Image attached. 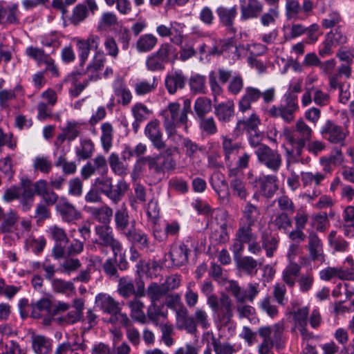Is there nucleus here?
<instances>
[{
  "instance_id": "obj_1",
  "label": "nucleus",
  "mask_w": 354,
  "mask_h": 354,
  "mask_svg": "<svg viewBox=\"0 0 354 354\" xmlns=\"http://www.w3.org/2000/svg\"><path fill=\"white\" fill-rule=\"evenodd\" d=\"M95 233L97 238L93 241L94 248L100 254L108 256L111 252L113 257L108 258L103 263L104 273L111 279L118 278L117 256L122 250V245L115 238L110 226L96 225Z\"/></svg>"
},
{
  "instance_id": "obj_2",
  "label": "nucleus",
  "mask_w": 354,
  "mask_h": 354,
  "mask_svg": "<svg viewBox=\"0 0 354 354\" xmlns=\"http://www.w3.org/2000/svg\"><path fill=\"white\" fill-rule=\"evenodd\" d=\"M217 78L223 84L227 83L230 80L227 90L231 94L237 95L243 88V79L240 74L224 68H218L217 72L211 71L209 74V82L215 99L223 91Z\"/></svg>"
},
{
  "instance_id": "obj_3",
  "label": "nucleus",
  "mask_w": 354,
  "mask_h": 354,
  "mask_svg": "<svg viewBox=\"0 0 354 354\" xmlns=\"http://www.w3.org/2000/svg\"><path fill=\"white\" fill-rule=\"evenodd\" d=\"M258 334L263 339L259 346V354H270L274 346L277 349L283 346L284 324L281 322L259 327Z\"/></svg>"
},
{
  "instance_id": "obj_4",
  "label": "nucleus",
  "mask_w": 354,
  "mask_h": 354,
  "mask_svg": "<svg viewBox=\"0 0 354 354\" xmlns=\"http://www.w3.org/2000/svg\"><path fill=\"white\" fill-rule=\"evenodd\" d=\"M207 304L211 308L214 318L221 327L228 326L233 317V303L230 297L222 293L218 298L216 295L207 297Z\"/></svg>"
},
{
  "instance_id": "obj_5",
  "label": "nucleus",
  "mask_w": 354,
  "mask_h": 354,
  "mask_svg": "<svg viewBox=\"0 0 354 354\" xmlns=\"http://www.w3.org/2000/svg\"><path fill=\"white\" fill-rule=\"evenodd\" d=\"M284 133L286 140L294 148L297 156L300 157L306 142L311 140L313 130L303 120L300 119L297 121L292 132L286 129Z\"/></svg>"
},
{
  "instance_id": "obj_6",
  "label": "nucleus",
  "mask_w": 354,
  "mask_h": 354,
  "mask_svg": "<svg viewBox=\"0 0 354 354\" xmlns=\"http://www.w3.org/2000/svg\"><path fill=\"white\" fill-rule=\"evenodd\" d=\"M299 108L297 95L292 92H287L284 95V104L278 106H272L267 113L270 117L280 118L284 122L290 124L295 120V113Z\"/></svg>"
},
{
  "instance_id": "obj_7",
  "label": "nucleus",
  "mask_w": 354,
  "mask_h": 354,
  "mask_svg": "<svg viewBox=\"0 0 354 354\" xmlns=\"http://www.w3.org/2000/svg\"><path fill=\"white\" fill-rule=\"evenodd\" d=\"M95 185L115 204L118 203L129 189V185L123 180H119L114 187L111 178L104 176L95 180Z\"/></svg>"
},
{
  "instance_id": "obj_8",
  "label": "nucleus",
  "mask_w": 354,
  "mask_h": 354,
  "mask_svg": "<svg viewBox=\"0 0 354 354\" xmlns=\"http://www.w3.org/2000/svg\"><path fill=\"white\" fill-rule=\"evenodd\" d=\"M180 108L179 103L171 102L162 111V114L165 117L163 125L169 136L175 133L176 124H186L187 122V115L183 113Z\"/></svg>"
},
{
  "instance_id": "obj_9",
  "label": "nucleus",
  "mask_w": 354,
  "mask_h": 354,
  "mask_svg": "<svg viewBox=\"0 0 354 354\" xmlns=\"http://www.w3.org/2000/svg\"><path fill=\"white\" fill-rule=\"evenodd\" d=\"M255 154L261 164L274 172L279 171L282 159L277 151L268 146H261L255 150Z\"/></svg>"
},
{
  "instance_id": "obj_10",
  "label": "nucleus",
  "mask_w": 354,
  "mask_h": 354,
  "mask_svg": "<svg viewBox=\"0 0 354 354\" xmlns=\"http://www.w3.org/2000/svg\"><path fill=\"white\" fill-rule=\"evenodd\" d=\"M171 301L180 304V308L176 310L177 327L185 329L190 334H194L197 331L195 321L193 317L189 316L187 309L180 303V297L178 295L171 297ZM168 306H171V301L168 302Z\"/></svg>"
},
{
  "instance_id": "obj_11",
  "label": "nucleus",
  "mask_w": 354,
  "mask_h": 354,
  "mask_svg": "<svg viewBox=\"0 0 354 354\" xmlns=\"http://www.w3.org/2000/svg\"><path fill=\"white\" fill-rule=\"evenodd\" d=\"M313 8V3L310 0H304L300 5L297 0H288L286 3V15L289 19H299V15L308 17Z\"/></svg>"
},
{
  "instance_id": "obj_12",
  "label": "nucleus",
  "mask_w": 354,
  "mask_h": 354,
  "mask_svg": "<svg viewBox=\"0 0 354 354\" xmlns=\"http://www.w3.org/2000/svg\"><path fill=\"white\" fill-rule=\"evenodd\" d=\"M321 133L330 142L342 144L346 137L344 129L332 120H327L322 128Z\"/></svg>"
},
{
  "instance_id": "obj_13",
  "label": "nucleus",
  "mask_w": 354,
  "mask_h": 354,
  "mask_svg": "<svg viewBox=\"0 0 354 354\" xmlns=\"http://www.w3.org/2000/svg\"><path fill=\"white\" fill-rule=\"evenodd\" d=\"M177 22H171L169 26L165 24L158 25L156 27V32L160 37H170V41L176 45L181 46L183 42V31Z\"/></svg>"
},
{
  "instance_id": "obj_14",
  "label": "nucleus",
  "mask_w": 354,
  "mask_h": 354,
  "mask_svg": "<svg viewBox=\"0 0 354 354\" xmlns=\"http://www.w3.org/2000/svg\"><path fill=\"white\" fill-rule=\"evenodd\" d=\"M306 248L313 261L321 263L325 261L322 240L314 231L308 234Z\"/></svg>"
},
{
  "instance_id": "obj_15",
  "label": "nucleus",
  "mask_w": 354,
  "mask_h": 354,
  "mask_svg": "<svg viewBox=\"0 0 354 354\" xmlns=\"http://www.w3.org/2000/svg\"><path fill=\"white\" fill-rule=\"evenodd\" d=\"M145 134L151 142L154 148L158 151L166 147V144L162 140V133L160 129L159 122L157 120H151L147 124L145 129Z\"/></svg>"
},
{
  "instance_id": "obj_16",
  "label": "nucleus",
  "mask_w": 354,
  "mask_h": 354,
  "mask_svg": "<svg viewBox=\"0 0 354 354\" xmlns=\"http://www.w3.org/2000/svg\"><path fill=\"white\" fill-rule=\"evenodd\" d=\"M21 193L19 198V204L21 210L24 212L29 211L35 201L33 189H32V181L28 178L21 180Z\"/></svg>"
},
{
  "instance_id": "obj_17",
  "label": "nucleus",
  "mask_w": 354,
  "mask_h": 354,
  "mask_svg": "<svg viewBox=\"0 0 354 354\" xmlns=\"http://www.w3.org/2000/svg\"><path fill=\"white\" fill-rule=\"evenodd\" d=\"M187 78L182 71H176L169 73L165 80V85L170 95L175 94L178 89H183L185 86Z\"/></svg>"
},
{
  "instance_id": "obj_18",
  "label": "nucleus",
  "mask_w": 354,
  "mask_h": 354,
  "mask_svg": "<svg viewBox=\"0 0 354 354\" xmlns=\"http://www.w3.org/2000/svg\"><path fill=\"white\" fill-rule=\"evenodd\" d=\"M136 221L131 222V226L128 230L123 234L128 241L133 245H138L140 248H148L149 243L147 236L140 230H137L135 227Z\"/></svg>"
},
{
  "instance_id": "obj_19",
  "label": "nucleus",
  "mask_w": 354,
  "mask_h": 354,
  "mask_svg": "<svg viewBox=\"0 0 354 354\" xmlns=\"http://www.w3.org/2000/svg\"><path fill=\"white\" fill-rule=\"evenodd\" d=\"M263 11V4L259 0H248L241 5V18L247 20L257 18Z\"/></svg>"
},
{
  "instance_id": "obj_20",
  "label": "nucleus",
  "mask_w": 354,
  "mask_h": 354,
  "mask_svg": "<svg viewBox=\"0 0 354 354\" xmlns=\"http://www.w3.org/2000/svg\"><path fill=\"white\" fill-rule=\"evenodd\" d=\"M216 13L220 22L226 27L228 31L234 33L235 29L233 27V25L234 19L237 15L236 6H233L232 8L220 6L216 9Z\"/></svg>"
},
{
  "instance_id": "obj_21",
  "label": "nucleus",
  "mask_w": 354,
  "mask_h": 354,
  "mask_svg": "<svg viewBox=\"0 0 354 354\" xmlns=\"http://www.w3.org/2000/svg\"><path fill=\"white\" fill-rule=\"evenodd\" d=\"M57 210L59 213L62 221L71 223L81 218V213L75 207L68 201H64L57 205Z\"/></svg>"
},
{
  "instance_id": "obj_22",
  "label": "nucleus",
  "mask_w": 354,
  "mask_h": 354,
  "mask_svg": "<svg viewBox=\"0 0 354 354\" xmlns=\"http://www.w3.org/2000/svg\"><path fill=\"white\" fill-rule=\"evenodd\" d=\"M189 249L184 243L174 244L170 250L169 256L174 265L180 266L188 261Z\"/></svg>"
},
{
  "instance_id": "obj_23",
  "label": "nucleus",
  "mask_w": 354,
  "mask_h": 354,
  "mask_svg": "<svg viewBox=\"0 0 354 354\" xmlns=\"http://www.w3.org/2000/svg\"><path fill=\"white\" fill-rule=\"evenodd\" d=\"M261 96V92L257 88L248 86L239 103V110L245 112L251 108V104L257 102Z\"/></svg>"
},
{
  "instance_id": "obj_24",
  "label": "nucleus",
  "mask_w": 354,
  "mask_h": 354,
  "mask_svg": "<svg viewBox=\"0 0 354 354\" xmlns=\"http://www.w3.org/2000/svg\"><path fill=\"white\" fill-rule=\"evenodd\" d=\"M95 303L98 307L104 313H116L120 308V304L112 297L106 294H99L96 296Z\"/></svg>"
},
{
  "instance_id": "obj_25",
  "label": "nucleus",
  "mask_w": 354,
  "mask_h": 354,
  "mask_svg": "<svg viewBox=\"0 0 354 354\" xmlns=\"http://www.w3.org/2000/svg\"><path fill=\"white\" fill-rule=\"evenodd\" d=\"M243 216L240 223L253 226L258 221L260 218V209L254 204L251 202H248L243 211Z\"/></svg>"
},
{
  "instance_id": "obj_26",
  "label": "nucleus",
  "mask_w": 354,
  "mask_h": 354,
  "mask_svg": "<svg viewBox=\"0 0 354 354\" xmlns=\"http://www.w3.org/2000/svg\"><path fill=\"white\" fill-rule=\"evenodd\" d=\"M32 347L35 354H49L52 350V344L49 338L33 334L31 337Z\"/></svg>"
},
{
  "instance_id": "obj_27",
  "label": "nucleus",
  "mask_w": 354,
  "mask_h": 354,
  "mask_svg": "<svg viewBox=\"0 0 354 354\" xmlns=\"http://www.w3.org/2000/svg\"><path fill=\"white\" fill-rule=\"evenodd\" d=\"M127 306L131 310V317L135 321L141 324L147 322V316L144 313L145 304L138 298H133L127 301Z\"/></svg>"
},
{
  "instance_id": "obj_28",
  "label": "nucleus",
  "mask_w": 354,
  "mask_h": 354,
  "mask_svg": "<svg viewBox=\"0 0 354 354\" xmlns=\"http://www.w3.org/2000/svg\"><path fill=\"white\" fill-rule=\"evenodd\" d=\"M115 228L120 234H124L129 228V216L126 207L117 209L114 214Z\"/></svg>"
},
{
  "instance_id": "obj_29",
  "label": "nucleus",
  "mask_w": 354,
  "mask_h": 354,
  "mask_svg": "<svg viewBox=\"0 0 354 354\" xmlns=\"http://www.w3.org/2000/svg\"><path fill=\"white\" fill-rule=\"evenodd\" d=\"M156 53L165 63L173 64L178 59L177 48L171 43H162Z\"/></svg>"
},
{
  "instance_id": "obj_30",
  "label": "nucleus",
  "mask_w": 354,
  "mask_h": 354,
  "mask_svg": "<svg viewBox=\"0 0 354 354\" xmlns=\"http://www.w3.org/2000/svg\"><path fill=\"white\" fill-rule=\"evenodd\" d=\"M168 293L167 285L151 283L147 290L146 295L150 299L151 303H157Z\"/></svg>"
},
{
  "instance_id": "obj_31",
  "label": "nucleus",
  "mask_w": 354,
  "mask_h": 354,
  "mask_svg": "<svg viewBox=\"0 0 354 354\" xmlns=\"http://www.w3.org/2000/svg\"><path fill=\"white\" fill-rule=\"evenodd\" d=\"M320 279L323 281H330L335 278L342 280L348 278V272L342 267H327L319 273Z\"/></svg>"
},
{
  "instance_id": "obj_32",
  "label": "nucleus",
  "mask_w": 354,
  "mask_h": 354,
  "mask_svg": "<svg viewBox=\"0 0 354 354\" xmlns=\"http://www.w3.org/2000/svg\"><path fill=\"white\" fill-rule=\"evenodd\" d=\"M235 261L239 270L250 275L256 274L258 266H261V263H259L257 260L249 256L240 257L235 259Z\"/></svg>"
},
{
  "instance_id": "obj_33",
  "label": "nucleus",
  "mask_w": 354,
  "mask_h": 354,
  "mask_svg": "<svg viewBox=\"0 0 354 354\" xmlns=\"http://www.w3.org/2000/svg\"><path fill=\"white\" fill-rule=\"evenodd\" d=\"M157 44L158 38L153 34L147 33L138 39L136 47L139 53H147L152 50Z\"/></svg>"
},
{
  "instance_id": "obj_34",
  "label": "nucleus",
  "mask_w": 354,
  "mask_h": 354,
  "mask_svg": "<svg viewBox=\"0 0 354 354\" xmlns=\"http://www.w3.org/2000/svg\"><path fill=\"white\" fill-rule=\"evenodd\" d=\"M214 113L218 120L228 122L234 115V104L232 102L221 103L214 106Z\"/></svg>"
},
{
  "instance_id": "obj_35",
  "label": "nucleus",
  "mask_w": 354,
  "mask_h": 354,
  "mask_svg": "<svg viewBox=\"0 0 354 354\" xmlns=\"http://www.w3.org/2000/svg\"><path fill=\"white\" fill-rule=\"evenodd\" d=\"M212 109V100L207 97H199L194 102V109L197 119L205 117Z\"/></svg>"
},
{
  "instance_id": "obj_36",
  "label": "nucleus",
  "mask_w": 354,
  "mask_h": 354,
  "mask_svg": "<svg viewBox=\"0 0 354 354\" xmlns=\"http://www.w3.org/2000/svg\"><path fill=\"white\" fill-rule=\"evenodd\" d=\"M261 240L262 248L266 251V255L269 257H272L278 247L279 241L277 237L267 231H263L261 236Z\"/></svg>"
},
{
  "instance_id": "obj_37",
  "label": "nucleus",
  "mask_w": 354,
  "mask_h": 354,
  "mask_svg": "<svg viewBox=\"0 0 354 354\" xmlns=\"http://www.w3.org/2000/svg\"><path fill=\"white\" fill-rule=\"evenodd\" d=\"M211 344L215 354H234L236 352L235 345L228 342H222L213 334L211 337Z\"/></svg>"
},
{
  "instance_id": "obj_38",
  "label": "nucleus",
  "mask_w": 354,
  "mask_h": 354,
  "mask_svg": "<svg viewBox=\"0 0 354 354\" xmlns=\"http://www.w3.org/2000/svg\"><path fill=\"white\" fill-rule=\"evenodd\" d=\"M277 180V176L274 175L266 176L261 180V191L266 197L270 198L278 189Z\"/></svg>"
},
{
  "instance_id": "obj_39",
  "label": "nucleus",
  "mask_w": 354,
  "mask_h": 354,
  "mask_svg": "<svg viewBox=\"0 0 354 354\" xmlns=\"http://www.w3.org/2000/svg\"><path fill=\"white\" fill-rule=\"evenodd\" d=\"M91 213L95 220L102 225L109 226L111 217L113 216V209L109 206H102L100 208H93Z\"/></svg>"
},
{
  "instance_id": "obj_40",
  "label": "nucleus",
  "mask_w": 354,
  "mask_h": 354,
  "mask_svg": "<svg viewBox=\"0 0 354 354\" xmlns=\"http://www.w3.org/2000/svg\"><path fill=\"white\" fill-rule=\"evenodd\" d=\"M301 267L295 262H291L283 272V279L290 287L295 284L296 277L298 276Z\"/></svg>"
},
{
  "instance_id": "obj_41",
  "label": "nucleus",
  "mask_w": 354,
  "mask_h": 354,
  "mask_svg": "<svg viewBox=\"0 0 354 354\" xmlns=\"http://www.w3.org/2000/svg\"><path fill=\"white\" fill-rule=\"evenodd\" d=\"M94 145L90 139H82L76 148V155L79 160H86L91 157L94 151Z\"/></svg>"
},
{
  "instance_id": "obj_42",
  "label": "nucleus",
  "mask_w": 354,
  "mask_h": 354,
  "mask_svg": "<svg viewBox=\"0 0 354 354\" xmlns=\"http://www.w3.org/2000/svg\"><path fill=\"white\" fill-rule=\"evenodd\" d=\"M227 289L234 297L237 304H243L247 301L246 289L241 288L237 281H230Z\"/></svg>"
},
{
  "instance_id": "obj_43",
  "label": "nucleus",
  "mask_w": 354,
  "mask_h": 354,
  "mask_svg": "<svg viewBox=\"0 0 354 354\" xmlns=\"http://www.w3.org/2000/svg\"><path fill=\"white\" fill-rule=\"evenodd\" d=\"M189 85L192 93L194 94H205L206 93L205 77L195 75L190 77Z\"/></svg>"
},
{
  "instance_id": "obj_44",
  "label": "nucleus",
  "mask_w": 354,
  "mask_h": 354,
  "mask_svg": "<svg viewBox=\"0 0 354 354\" xmlns=\"http://www.w3.org/2000/svg\"><path fill=\"white\" fill-rule=\"evenodd\" d=\"M32 167L35 171H40L42 174H47L52 170L53 163L48 157L39 156L33 160Z\"/></svg>"
},
{
  "instance_id": "obj_45",
  "label": "nucleus",
  "mask_w": 354,
  "mask_h": 354,
  "mask_svg": "<svg viewBox=\"0 0 354 354\" xmlns=\"http://www.w3.org/2000/svg\"><path fill=\"white\" fill-rule=\"evenodd\" d=\"M88 15L86 6L79 3L73 10V13L69 19L71 24L75 26L79 25L84 21Z\"/></svg>"
},
{
  "instance_id": "obj_46",
  "label": "nucleus",
  "mask_w": 354,
  "mask_h": 354,
  "mask_svg": "<svg viewBox=\"0 0 354 354\" xmlns=\"http://www.w3.org/2000/svg\"><path fill=\"white\" fill-rule=\"evenodd\" d=\"M201 131L207 135H214L218 129L213 117H203L198 119Z\"/></svg>"
},
{
  "instance_id": "obj_47",
  "label": "nucleus",
  "mask_w": 354,
  "mask_h": 354,
  "mask_svg": "<svg viewBox=\"0 0 354 354\" xmlns=\"http://www.w3.org/2000/svg\"><path fill=\"white\" fill-rule=\"evenodd\" d=\"M252 227L240 223L235 236L245 243H248L254 239H257V236L252 233Z\"/></svg>"
},
{
  "instance_id": "obj_48",
  "label": "nucleus",
  "mask_w": 354,
  "mask_h": 354,
  "mask_svg": "<svg viewBox=\"0 0 354 354\" xmlns=\"http://www.w3.org/2000/svg\"><path fill=\"white\" fill-rule=\"evenodd\" d=\"M119 294L124 297L128 298L130 295L135 293V287L133 281L127 277H122L119 279L118 289Z\"/></svg>"
},
{
  "instance_id": "obj_49",
  "label": "nucleus",
  "mask_w": 354,
  "mask_h": 354,
  "mask_svg": "<svg viewBox=\"0 0 354 354\" xmlns=\"http://www.w3.org/2000/svg\"><path fill=\"white\" fill-rule=\"evenodd\" d=\"M225 160L227 162H230L231 156L238 152L240 145L239 143L233 142L232 139L223 136L222 143Z\"/></svg>"
},
{
  "instance_id": "obj_50",
  "label": "nucleus",
  "mask_w": 354,
  "mask_h": 354,
  "mask_svg": "<svg viewBox=\"0 0 354 354\" xmlns=\"http://www.w3.org/2000/svg\"><path fill=\"white\" fill-rule=\"evenodd\" d=\"M309 314L308 307L299 308L292 313L295 322V327L297 328L301 326H307L308 317Z\"/></svg>"
},
{
  "instance_id": "obj_51",
  "label": "nucleus",
  "mask_w": 354,
  "mask_h": 354,
  "mask_svg": "<svg viewBox=\"0 0 354 354\" xmlns=\"http://www.w3.org/2000/svg\"><path fill=\"white\" fill-rule=\"evenodd\" d=\"M272 223L279 230H283L284 232L292 226V221L289 214L286 212L277 214L272 220Z\"/></svg>"
},
{
  "instance_id": "obj_52",
  "label": "nucleus",
  "mask_w": 354,
  "mask_h": 354,
  "mask_svg": "<svg viewBox=\"0 0 354 354\" xmlns=\"http://www.w3.org/2000/svg\"><path fill=\"white\" fill-rule=\"evenodd\" d=\"M157 326L159 327L162 336L161 339L164 342V344L167 346H171L174 344V339L171 337V335L174 333V327L173 325L171 324H169L168 322L166 323H160Z\"/></svg>"
},
{
  "instance_id": "obj_53",
  "label": "nucleus",
  "mask_w": 354,
  "mask_h": 354,
  "mask_svg": "<svg viewBox=\"0 0 354 354\" xmlns=\"http://www.w3.org/2000/svg\"><path fill=\"white\" fill-rule=\"evenodd\" d=\"M261 123L259 116L254 113L252 114L248 119L239 120L237 123L239 127H243L249 133L258 131L257 129Z\"/></svg>"
},
{
  "instance_id": "obj_54",
  "label": "nucleus",
  "mask_w": 354,
  "mask_h": 354,
  "mask_svg": "<svg viewBox=\"0 0 354 354\" xmlns=\"http://www.w3.org/2000/svg\"><path fill=\"white\" fill-rule=\"evenodd\" d=\"M50 237L56 243H68V238L65 230L57 225L50 226L48 230Z\"/></svg>"
},
{
  "instance_id": "obj_55",
  "label": "nucleus",
  "mask_w": 354,
  "mask_h": 354,
  "mask_svg": "<svg viewBox=\"0 0 354 354\" xmlns=\"http://www.w3.org/2000/svg\"><path fill=\"white\" fill-rule=\"evenodd\" d=\"M230 187L233 194L242 200L248 196L244 182L240 178H233L230 182Z\"/></svg>"
},
{
  "instance_id": "obj_56",
  "label": "nucleus",
  "mask_w": 354,
  "mask_h": 354,
  "mask_svg": "<svg viewBox=\"0 0 354 354\" xmlns=\"http://www.w3.org/2000/svg\"><path fill=\"white\" fill-rule=\"evenodd\" d=\"M165 62L154 53L149 55L146 59V66L149 71H162L165 68Z\"/></svg>"
},
{
  "instance_id": "obj_57",
  "label": "nucleus",
  "mask_w": 354,
  "mask_h": 354,
  "mask_svg": "<svg viewBox=\"0 0 354 354\" xmlns=\"http://www.w3.org/2000/svg\"><path fill=\"white\" fill-rule=\"evenodd\" d=\"M301 182L304 186L311 185L313 183H314L315 185H319L322 180L325 178V175L319 172L315 174L309 171L301 172Z\"/></svg>"
},
{
  "instance_id": "obj_58",
  "label": "nucleus",
  "mask_w": 354,
  "mask_h": 354,
  "mask_svg": "<svg viewBox=\"0 0 354 354\" xmlns=\"http://www.w3.org/2000/svg\"><path fill=\"white\" fill-rule=\"evenodd\" d=\"M335 231H332L328 235L329 245L337 252H344L346 250L348 243L340 237L336 236Z\"/></svg>"
},
{
  "instance_id": "obj_59",
  "label": "nucleus",
  "mask_w": 354,
  "mask_h": 354,
  "mask_svg": "<svg viewBox=\"0 0 354 354\" xmlns=\"http://www.w3.org/2000/svg\"><path fill=\"white\" fill-rule=\"evenodd\" d=\"M81 266L82 264L78 259L66 256L64 261L60 264V268L63 272L69 274L76 271Z\"/></svg>"
},
{
  "instance_id": "obj_60",
  "label": "nucleus",
  "mask_w": 354,
  "mask_h": 354,
  "mask_svg": "<svg viewBox=\"0 0 354 354\" xmlns=\"http://www.w3.org/2000/svg\"><path fill=\"white\" fill-rule=\"evenodd\" d=\"M109 162L113 171L117 175H123L127 173V168L120 161L118 154L112 153L109 158Z\"/></svg>"
},
{
  "instance_id": "obj_61",
  "label": "nucleus",
  "mask_w": 354,
  "mask_h": 354,
  "mask_svg": "<svg viewBox=\"0 0 354 354\" xmlns=\"http://www.w3.org/2000/svg\"><path fill=\"white\" fill-rule=\"evenodd\" d=\"M26 53L28 57L35 60L38 65L42 64L44 60L49 57L48 54L44 53L43 49L33 46L28 47L26 50Z\"/></svg>"
},
{
  "instance_id": "obj_62",
  "label": "nucleus",
  "mask_w": 354,
  "mask_h": 354,
  "mask_svg": "<svg viewBox=\"0 0 354 354\" xmlns=\"http://www.w3.org/2000/svg\"><path fill=\"white\" fill-rule=\"evenodd\" d=\"M277 202L278 207L281 212L287 214H292L295 211V206L292 201L288 196H281L276 200Z\"/></svg>"
},
{
  "instance_id": "obj_63",
  "label": "nucleus",
  "mask_w": 354,
  "mask_h": 354,
  "mask_svg": "<svg viewBox=\"0 0 354 354\" xmlns=\"http://www.w3.org/2000/svg\"><path fill=\"white\" fill-rule=\"evenodd\" d=\"M147 316L156 326H158L160 324L158 323L159 317L165 315L157 303H151L147 308Z\"/></svg>"
},
{
  "instance_id": "obj_64",
  "label": "nucleus",
  "mask_w": 354,
  "mask_h": 354,
  "mask_svg": "<svg viewBox=\"0 0 354 354\" xmlns=\"http://www.w3.org/2000/svg\"><path fill=\"white\" fill-rule=\"evenodd\" d=\"M297 282L299 286V290L302 292H307L312 288L313 286L314 276L312 272L303 274L299 278Z\"/></svg>"
}]
</instances>
